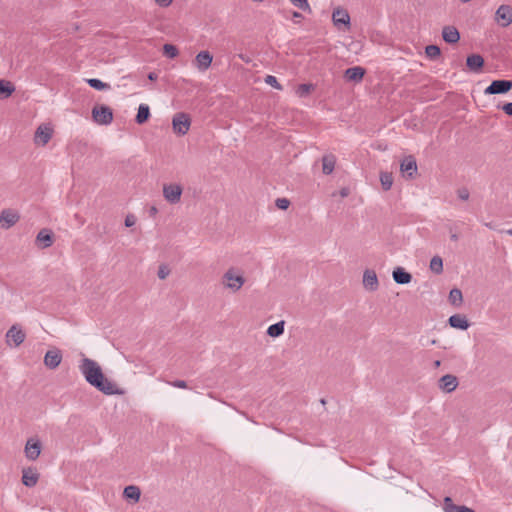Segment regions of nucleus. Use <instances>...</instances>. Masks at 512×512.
<instances>
[{"mask_svg": "<svg viewBox=\"0 0 512 512\" xmlns=\"http://www.w3.org/2000/svg\"><path fill=\"white\" fill-rule=\"evenodd\" d=\"M79 370L85 380L100 392L106 395H121L123 391L117 385L107 379L99 364L87 357H84L79 365Z\"/></svg>", "mask_w": 512, "mask_h": 512, "instance_id": "1", "label": "nucleus"}, {"mask_svg": "<svg viewBox=\"0 0 512 512\" xmlns=\"http://www.w3.org/2000/svg\"><path fill=\"white\" fill-rule=\"evenodd\" d=\"M183 188L180 184L169 183L163 185V197L170 204H177L181 200Z\"/></svg>", "mask_w": 512, "mask_h": 512, "instance_id": "2", "label": "nucleus"}, {"mask_svg": "<svg viewBox=\"0 0 512 512\" xmlns=\"http://www.w3.org/2000/svg\"><path fill=\"white\" fill-rule=\"evenodd\" d=\"M92 118L99 125H108L113 120V112L108 106H95L92 109Z\"/></svg>", "mask_w": 512, "mask_h": 512, "instance_id": "3", "label": "nucleus"}, {"mask_svg": "<svg viewBox=\"0 0 512 512\" xmlns=\"http://www.w3.org/2000/svg\"><path fill=\"white\" fill-rule=\"evenodd\" d=\"M223 282L227 288L235 292L241 289L245 283V279L242 275L236 274L233 268H230L224 273Z\"/></svg>", "mask_w": 512, "mask_h": 512, "instance_id": "4", "label": "nucleus"}, {"mask_svg": "<svg viewBox=\"0 0 512 512\" xmlns=\"http://www.w3.org/2000/svg\"><path fill=\"white\" fill-rule=\"evenodd\" d=\"M191 122L190 118L185 113H177L172 120V126L175 133L179 135H185L189 128H190Z\"/></svg>", "mask_w": 512, "mask_h": 512, "instance_id": "5", "label": "nucleus"}, {"mask_svg": "<svg viewBox=\"0 0 512 512\" xmlns=\"http://www.w3.org/2000/svg\"><path fill=\"white\" fill-rule=\"evenodd\" d=\"M350 15L348 13V11L342 7H337L333 10V13H332V21H333V24L338 28L340 29L341 26H344L345 27V30H349L350 29Z\"/></svg>", "mask_w": 512, "mask_h": 512, "instance_id": "6", "label": "nucleus"}, {"mask_svg": "<svg viewBox=\"0 0 512 512\" xmlns=\"http://www.w3.org/2000/svg\"><path fill=\"white\" fill-rule=\"evenodd\" d=\"M512 89V81L510 80H494L485 89L484 93L487 95L505 94Z\"/></svg>", "mask_w": 512, "mask_h": 512, "instance_id": "7", "label": "nucleus"}, {"mask_svg": "<svg viewBox=\"0 0 512 512\" xmlns=\"http://www.w3.org/2000/svg\"><path fill=\"white\" fill-rule=\"evenodd\" d=\"M25 337V332L18 325H12L6 333V343L9 346L13 343L17 347L24 342Z\"/></svg>", "mask_w": 512, "mask_h": 512, "instance_id": "8", "label": "nucleus"}, {"mask_svg": "<svg viewBox=\"0 0 512 512\" xmlns=\"http://www.w3.org/2000/svg\"><path fill=\"white\" fill-rule=\"evenodd\" d=\"M212 61V54L207 50H203L196 55L193 64L195 65L199 72L203 73L209 69V67L212 64Z\"/></svg>", "mask_w": 512, "mask_h": 512, "instance_id": "9", "label": "nucleus"}, {"mask_svg": "<svg viewBox=\"0 0 512 512\" xmlns=\"http://www.w3.org/2000/svg\"><path fill=\"white\" fill-rule=\"evenodd\" d=\"M495 21L502 27H507L512 23V8L509 5H501L496 10Z\"/></svg>", "mask_w": 512, "mask_h": 512, "instance_id": "10", "label": "nucleus"}, {"mask_svg": "<svg viewBox=\"0 0 512 512\" xmlns=\"http://www.w3.org/2000/svg\"><path fill=\"white\" fill-rule=\"evenodd\" d=\"M417 170L418 167L416 159L412 155H409L402 160L400 164V171L403 176L412 179L416 175Z\"/></svg>", "mask_w": 512, "mask_h": 512, "instance_id": "11", "label": "nucleus"}, {"mask_svg": "<svg viewBox=\"0 0 512 512\" xmlns=\"http://www.w3.org/2000/svg\"><path fill=\"white\" fill-rule=\"evenodd\" d=\"M20 216L19 214L11 209H4L0 214V225L4 229H9L17 223Z\"/></svg>", "mask_w": 512, "mask_h": 512, "instance_id": "12", "label": "nucleus"}, {"mask_svg": "<svg viewBox=\"0 0 512 512\" xmlns=\"http://www.w3.org/2000/svg\"><path fill=\"white\" fill-rule=\"evenodd\" d=\"M61 360L62 355L58 349L49 350L44 356V364L50 369L57 368L61 363Z\"/></svg>", "mask_w": 512, "mask_h": 512, "instance_id": "13", "label": "nucleus"}, {"mask_svg": "<svg viewBox=\"0 0 512 512\" xmlns=\"http://www.w3.org/2000/svg\"><path fill=\"white\" fill-rule=\"evenodd\" d=\"M458 386V380L456 376L447 374L440 378L439 388L447 393L454 391Z\"/></svg>", "mask_w": 512, "mask_h": 512, "instance_id": "14", "label": "nucleus"}, {"mask_svg": "<svg viewBox=\"0 0 512 512\" xmlns=\"http://www.w3.org/2000/svg\"><path fill=\"white\" fill-rule=\"evenodd\" d=\"M36 244L40 248H48L53 244V233L49 229H42L36 236Z\"/></svg>", "mask_w": 512, "mask_h": 512, "instance_id": "15", "label": "nucleus"}, {"mask_svg": "<svg viewBox=\"0 0 512 512\" xmlns=\"http://www.w3.org/2000/svg\"><path fill=\"white\" fill-rule=\"evenodd\" d=\"M363 285L369 291L377 290L379 283L376 273L373 270H366L363 274Z\"/></svg>", "mask_w": 512, "mask_h": 512, "instance_id": "16", "label": "nucleus"}, {"mask_svg": "<svg viewBox=\"0 0 512 512\" xmlns=\"http://www.w3.org/2000/svg\"><path fill=\"white\" fill-rule=\"evenodd\" d=\"M52 137V129L47 126H39L35 132V142L46 145Z\"/></svg>", "mask_w": 512, "mask_h": 512, "instance_id": "17", "label": "nucleus"}, {"mask_svg": "<svg viewBox=\"0 0 512 512\" xmlns=\"http://www.w3.org/2000/svg\"><path fill=\"white\" fill-rule=\"evenodd\" d=\"M41 452L39 441L28 440L25 446V455L29 460H36Z\"/></svg>", "mask_w": 512, "mask_h": 512, "instance_id": "18", "label": "nucleus"}, {"mask_svg": "<svg viewBox=\"0 0 512 512\" xmlns=\"http://www.w3.org/2000/svg\"><path fill=\"white\" fill-rule=\"evenodd\" d=\"M444 512H475L472 508L465 505H456L450 497H445L443 501Z\"/></svg>", "mask_w": 512, "mask_h": 512, "instance_id": "19", "label": "nucleus"}, {"mask_svg": "<svg viewBox=\"0 0 512 512\" xmlns=\"http://www.w3.org/2000/svg\"><path fill=\"white\" fill-rule=\"evenodd\" d=\"M443 40L449 44H455L460 40V33L454 26H445L442 30Z\"/></svg>", "mask_w": 512, "mask_h": 512, "instance_id": "20", "label": "nucleus"}, {"mask_svg": "<svg viewBox=\"0 0 512 512\" xmlns=\"http://www.w3.org/2000/svg\"><path fill=\"white\" fill-rule=\"evenodd\" d=\"M365 75V69L361 66L350 67L345 70L344 77L348 81L360 82Z\"/></svg>", "mask_w": 512, "mask_h": 512, "instance_id": "21", "label": "nucleus"}, {"mask_svg": "<svg viewBox=\"0 0 512 512\" xmlns=\"http://www.w3.org/2000/svg\"><path fill=\"white\" fill-rule=\"evenodd\" d=\"M39 474L32 468L23 469L22 471V483L26 487H33L37 484Z\"/></svg>", "mask_w": 512, "mask_h": 512, "instance_id": "22", "label": "nucleus"}, {"mask_svg": "<svg viewBox=\"0 0 512 512\" xmlns=\"http://www.w3.org/2000/svg\"><path fill=\"white\" fill-rule=\"evenodd\" d=\"M466 65L469 70L479 72L484 65V59L479 54H471L466 59Z\"/></svg>", "mask_w": 512, "mask_h": 512, "instance_id": "23", "label": "nucleus"}, {"mask_svg": "<svg viewBox=\"0 0 512 512\" xmlns=\"http://www.w3.org/2000/svg\"><path fill=\"white\" fill-rule=\"evenodd\" d=\"M448 323L451 327L466 330L469 327V322L464 315L454 314L449 317Z\"/></svg>", "mask_w": 512, "mask_h": 512, "instance_id": "24", "label": "nucleus"}, {"mask_svg": "<svg viewBox=\"0 0 512 512\" xmlns=\"http://www.w3.org/2000/svg\"><path fill=\"white\" fill-rule=\"evenodd\" d=\"M392 276L393 280L397 284H408L411 282L412 279L411 274L402 267H397L396 269H394Z\"/></svg>", "mask_w": 512, "mask_h": 512, "instance_id": "25", "label": "nucleus"}, {"mask_svg": "<svg viewBox=\"0 0 512 512\" xmlns=\"http://www.w3.org/2000/svg\"><path fill=\"white\" fill-rule=\"evenodd\" d=\"M336 164V157L332 154L323 156L322 158V171L324 174L329 175L334 171Z\"/></svg>", "mask_w": 512, "mask_h": 512, "instance_id": "26", "label": "nucleus"}, {"mask_svg": "<svg viewBox=\"0 0 512 512\" xmlns=\"http://www.w3.org/2000/svg\"><path fill=\"white\" fill-rule=\"evenodd\" d=\"M15 91V86L8 80H0V98L6 99Z\"/></svg>", "mask_w": 512, "mask_h": 512, "instance_id": "27", "label": "nucleus"}, {"mask_svg": "<svg viewBox=\"0 0 512 512\" xmlns=\"http://www.w3.org/2000/svg\"><path fill=\"white\" fill-rule=\"evenodd\" d=\"M150 117V108L147 104H140L138 107V112L135 117V121L137 124L145 123Z\"/></svg>", "mask_w": 512, "mask_h": 512, "instance_id": "28", "label": "nucleus"}, {"mask_svg": "<svg viewBox=\"0 0 512 512\" xmlns=\"http://www.w3.org/2000/svg\"><path fill=\"white\" fill-rule=\"evenodd\" d=\"M123 495L126 499L133 500L134 502H138L140 499L141 491L139 487L134 485H129L124 488Z\"/></svg>", "mask_w": 512, "mask_h": 512, "instance_id": "29", "label": "nucleus"}, {"mask_svg": "<svg viewBox=\"0 0 512 512\" xmlns=\"http://www.w3.org/2000/svg\"><path fill=\"white\" fill-rule=\"evenodd\" d=\"M284 321H279L275 324H272L267 329V334L270 337H279L284 333Z\"/></svg>", "mask_w": 512, "mask_h": 512, "instance_id": "30", "label": "nucleus"}, {"mask_svg": "<svg viewBox=\"0 0 512 512\" xmlns=\"http://www.w3.org/2000/svg\"><path fill=\"white\" fill-rule=\"evenodd\" d=\"M315 89V86L311 83H303L298 85L296 89V94L300 98L307 97L313 90Z\"/></svg>", "mask_w": 512, "mask_h": 512, "instance_id": "31", "label": "nucleus"}, {"mask_svg": "<svg viewBox=\"0 0 512 512\" xmlns=\"http://www.w3.org/2000/svg\"><path fill=\"white\" fill-rule=\"evenodd\" d=\"M463 301V296L461 290L454 288L449 293V302L453 306H460Z\"/></svg>", "mask_w": 512, "mask_h": 512, "instance_id": "32", "label": "nucleus"}, {"mask_svg": "<svg viewBox=\"0 0 512 512\" xmlns=\"http://www.w3.org/2000/svg\"><path fill=\"white\" fill-rule=\"evenodd\" d=\"M380 182H381L382 188L385 191L390 190L392 185H393V176H392V174L388 173V172H381L380 173Z\"/></svg>", "mask_w": 512, "mask_h": 512, "instance_id": "33", "label": "nucleus"}, {"mask_svg": "<svg viewBox=\"0 0 512 512\" xmlns=\"http://www.w3.org/2000/svg\"><path fill=\"white\" fill-rule=\"evenodd\" d=\"M86 82L90 87L94 88L95 90L102 91L110 88V85L108 83H105L97 78L87 79Z\"/></svg>", "mask_w": 512, "mask_h": 512, "instance_id": "34", "label": "nucleus"}, {"mask_svg": "<svg viewBox=\"0 0 512 512\" xmlns=\"http://www.w3.org/2000/svg\"><path fill=\"white\" fill-rule=\"evenodd\" d=\"M425 53L430 60H436L440 57L441 50L437 45H428L425 48Z\"/></svg>", "mask_w": 512, "mask_h": 512, "instance_id": "35", "label": "nucleus"}, {"mask_svg": "<svg viewBox=\"0 0 512 512\" xmlns=\"http://www.w3.org/2000/svg\"><path fill=\"white\" fill-rule=\"evenodd\" d=\"M430 269L436 274H440L443 271V261L439 256H434L430 261Z\"/></svg>", "mask_w": 512, "mask_h": 512, "instance_id": "36", "label": "nucleus"}, {"mask_svg": "<svg viewBox=\"0 0 512 512\" xmlns=\"http://www.w3.org/2000/svg\"><path fill=\"white\" fill-rule=\"evenodd\" d=\"M163 53L166 57L173 59L178 56L179 51L176 46L167 43L163 46Z\"/></svg>", "mask_w": 512, "mask_h": 512, "instance_id": "37", "label": "nucleus"}, {"mask_svg": "<svg viewBox=\"0 0 512 512\" xmlns=\"http://www.w3.org/2000/svg\"><path fill=\"white\" fill-rule=\"evenodd\" d=\"M289 1L291 2V4L294 7L298 8V9H300L302 11H305V12L306 11H308V12L311 11V7L309 5L308 0H289Z\"/></svg>", "mask_w": 512, "mask_h": 512, "instance_id": "38", "label": "nucleus"}, {"mask_svg": "<svg viewBox=\"0 0 512 512\" xmlns=\"http://www.w3.org/2000/svg\"><path fill=\"white\" fill-rule=\"evenodd\" d=\"M265 83L274 87L277 90H282V86L278 82L277 78L273 75H267L265 77Z\"/></svg>", "mask_w": 512, "mask_h": 512, "instance_id": "39", "label": "nucleus"}, {"mask_svg": "<svg viewBox=\"0 0 512 512\" xmlns=\"http://www.w3.org/2000/svg\"><path fill=\"white\" fill-rule=\"evenodd\" d=\"M275 205L281 210H286L290 205V201L287 198H277Z\"/></svg>", "mask_w": 512, "mask_h": 512, "instance_id": "40", "label": "nucleus"}, {"mask_svg": "<svg viewBox=\"0 0 512 512\" xmlns=\"http://www.w3.org/2000/svg\"><path fill=\"white\" fill-rule=\"evenodd\" d=\"M457 195L461 200L466 201L469 199L470 193L467 188L463 187V188L458 189Z\"/></svg>", "mask_w": 512, "mask_h": 512, "instance_id": "41", "label": "nucleus"}, {"mask_svg": "<svg viewBox=\"0 0 512 512\" xmlns=\"http://www.w3.org/2000/svg\"><path fill=\"white\" fill-rule=\"evenodd\" d=\"M169 272H170L169 269L165 265H161L158 269L157 274H158V277L163 280V279L167 278V276L169 275Z\"/></svg>", "mask_w": 512, "mask_h": 512, "instance_id": "42", "label": "nucleus"}, {"mask_svg": "<svg viewBox=\"0 0 512 512\" xmlns=\"http://www.w3.org/2000/svg\"><path fill=\"white\" fill-rule=\"evenodd\" d=\"M135 223H136V218L134 215L129 214L126 216V218H125V226L126 227H132L135 225Z\"/></svg>", "mask_w": 512, "mask_h": 512, "instance_id": "43", "label": "nucleus"}, {"mask_svg": "<svg viewBox=\"0 0 512 512\" xmlns=\"http://www.w3.org/2000/svg\"><path fill=\"white\" fill-rule=\"evenodd\" d=\"M173 387L185 389L187 388V383L184 380H175L170 383Z\"/></svg>", "mask_w": 512, "mask_h": 512, "instance_id": "44", "label": "nucleus"}, {"mask_svg": "<svg viewBox=\"0 0 512 512\" xmlns=\"http://www.w3.org/2000/svg\"><path fill=\"white\" fill-rule=\"evenodd\" d=\"M503 111L509 115V116H512V103H506L503 107H502Z\"/></svg>", "mask_w": 512, "mask_h": 512, "instance_id": "45", "label": "nucleus"}, {"mask_svg": "<svg viewBox=\"0 0 512 512\" xmlns=\"http://www.w3.org/2000/svg\"><path fill=\"white\" fill-rule=\"evenodd\" d=\"M157 5L161 7H168L173 0H154Z\"/></svg>", "mask_w": 512, "mask_h": 512, "instance_id": "46", "label": "nucleus"}, {"mask_svg": "<svg viewBox=\"0 0 512 512\" xmlns=\"http://www.w3.org/2000/svg\"><path fill=\"white\" fill-rule=\"evenodd\" d=\"M350 191L347 187H344L342 188L340 191H339V195L342 197V198H345L349 195Z\"/></svg>", "mask_w": 512, "mask_h": 512, "instance_id": "47", "label": "nucleus"}, {"mask_svg": "<svg viewBox=\"0 0 512 512\" xmlns=\"http://www.w3.org/2000/svg\"><path fill=\"white\" fill-rule=\"evenodd\" d=\"M158 213V209L155 206L150 207L149 214L154 217Z\"/></svg>", "mask_w": 512, "mask_h": 512, "instance_id": "48", "label": "nucleus"}, {"mask_svg": "<svg viewBox=\"0 0 512 512\" xmlns=\"http://www.w3.org/2000/svg\"><path fill=\"white\" fill-rule=\"evenodd\" d=\"M157 78H158V75L155 72H150L148 74V79L151 81H155V80H157Z\"/></svg>", "mask_w": 512, "mask_h": 512, "instance_id": "49", "label": "nucleus"}, {"mask_svg": "<svg viewBox=\"0 0 512 512\" xmlns=\"http://www.w3.org/2000/svg\"><path fill=\"white\" fill-rule=\"evenodd\" d=\"M450 239L452 241H457L459 239L458 234L457 233H451Z\"/></svg>", "mask_w": 512, "mask_h": 512, "instance_id": "50", "label": "nucleus"}, {"mask_svg": "<svg viewBox=\"0 0 512 512\" xmlns=\"http://www.w3.org/2000/svg\"><path fill=\"white\" fill-rule=\"evenodd\" d=\"M440 365H441L440 360H436V361L434 362V366H435L436 368H437V367H439Z\"/></svg>", "mask_w": 512, "mask_h": 512, "instance_id": "51", "label": "nucleus"}, {"mask_svg": "<svg viewBox=\"0 0 512 512\" xmlns=\"http://www.w3.org/2000/svg\"><path fill=\"white\" fill-rule=\"evenodd\" d=\"M293 16H294V17H300V16H301V14H300V13H298V12H294Z\"/></svg>", "mask_w": 512, "mask_h": 512, "instance_id": "52", "label": "nucleus"}, {"mask_svg": "<svg viewBox=\"0 0 512 512\" xmlns=\"http://www.w3.org/2000/svg\"><path fill=\"white\" fill-rule=\"evenodd\" d=\"M507 233H508L509 235H511V236H512V228H511V229H509V230L507 231Z\"/></svg>", "mask_w": 512, "mask_h": 512, "instance_id": "53", "label": "nucleus"}]
</instances>
